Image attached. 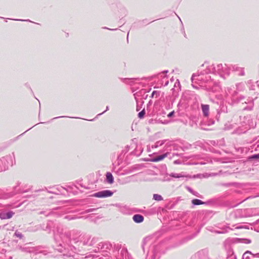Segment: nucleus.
<instances>
[{
	"instance_id": "obj_15",
	"label": "nucleus",
	"mask_w": 259,
	"mask_h": 259,
	"mask_svg": "<svg viewBox=\"0 0 259 259\" xmlns=\"http://www.w3.org/2000/svg\"><path fill=\"white\" fill-rule=\"evenodd\" d=\"M167 154H168V153H166L162 155L156 156L151 159V161L158 162V161H161L162 159H163L165 157H167Z\"/></svg>"
},
{
	"instance_id": "obj_38",
	"label": "nucleus",
	"mask_w": 259,
	"mask_h": 259,
	"mask_svg": "<svg viewBox=\"0 0 259 259\" xmlns=\"http://www.w3.org/2000/svg\"><path fill=\"white\" fill-rule=\"evenodd\" d=\"M188 190L191 193H193V192H194L191 188L189 187L188 188Z\"/></svg>"
},
{
	"instance_id": "obj_22",
	"label": "nucleus",
	"mask_w": 259,
	"mask_h": 259,
	"mask_svg": "<svg viewBox=\"0 0 259 259\" xmlns=\"http://www.w3.org/2000/svg\"><path fill=\"white\" fill-rule=\"evenodd\" d=\"M164 144V141H157L155 144L154 145L152 146V148H157L159 146H160L161 145H162L163 144Z\"/></svg>"
},
{
	"instance_id": "obj_2",
	"label": "nucleus",
	"mask_w": 259,
	"mask_h": 259,
	"mask_svg": "<svg viewBox=\"0 0 259 259\" xmlns=\"http://www.w3.org/2000/svg\"><path fill=\"white\" fill-rule=\"evenodd\" d=\"M205 66L206 69L203 71H201L197 75L196 74H193L191 77V81H192V86L193 88L198 89H199L198 87L195 85L193 83L194 82H196L197 80L200 81L203 80V75L204 74H209V73H213V74H218L220 76H223V73L229 74V68L225 64V66H223L222 64H219L216 65L213 64L209 65L208 63L205 62L202 65V66Z\"/></svg>"
},
{
	"instance_id": "obj_24",
	"label": "nucleus",
	"mask_w": 259,
	"mask_h": 259,
	"mask_svg": "<svg viewBox=\"0 0 259 259\" xmlns=\"http://www.w3.org/2000/svg\"><path fill=\"white\" fill-rule=\"evenodd\" d=\"M160 96V92L157 91H154L151 96V98H153L154 96L158 97Z\"/></svg>"
},
{
	"instance_id": "obj_29",
	"label": "nucleus",
	"mask_w": 259,
	"mask_h": 259,
	"mask_svg": "<svg viewBox=\"0 0 259 259\" xmlns=\"http://www.w3.org/2000/svg\"><path fill=\"white\" fill-rule=\"evenodd\" d=\"M97 208H89V209H86L84 211L85 213H89V212H93L96 210H97Z\"/></svg>"
},
{
	"instance_id": "obj_39",
	"label": "nucleus",
	"mask_w": 259,
	"mask_h": 259,
	"mask_svg": "<svg viewBox=\"0 0 259 259\" xmlns=\"http://www.w3.org/2000/svg\"><path fill=\"white\" fill-rule=\"evenodd\" d=\"M47 228H48L50 230H51V223H50L48 224Z\"/></svg>"
},
{
	"instance_id": "obj_14",
	"label": "nucleus",
	"mask_w": 259,
	"mask_h": 259,
	"mask_svg": "<svg viewBox=\"0 0 259 259\" xmlns=\"http://www.w3.org/2000/svg\"><path fill=\"white\" fill-rule=\"evenodd\" d=\"M251 254L253 257H259V253L253 254L250 251H246L242 255V259H250L249 255Z\"/></svg>"
},
{
	"instance_id": "obj_32",
	"label": "nucleus",
	"mask_w": 259,
	"mask_h": 259,
	"mask_svg": "<svg viewBox=\"0 0 259 259\" xmlns=\"http://www.w3.org/2000/svg\"><path fill=\"white\" fill-rule=\"evenodd\" d=\"M214 121L213 119H209L208 120L206 124H207L208 125H212L214 123Z\"/></svg>"
},
{
	"instance_id": "obj_37",
	"label": "nucleus",
	"mask_w": 259,
	"mask_h": 259,
	"mask_svg": "<svg viewBox=\"0 0 259 259\" xmlns=\"http://www.w3.org/2000/svg\"><path fill=\"white\" fill-rule=\"evenodd\" d=\"M109 110V106H107L105 111H103L102 113H99L98 114V116H100L102 115V114L104 113L106 111Z\"/></svg>"
},
{
	"instance_id": "obj_45",
	"label": "nucleus",
	"mask_w": 259,
	"mask_h": 259,
	"mask_svg": "<svg viewBox=\"0 0 259 259\" xmlns=\"http://www.w3.org/2000/svg\"><path fill=\"white\" fill-rule=\"evenodd\" d=\"M128 35H129V32H128V33H127V40H128Z\"/></svg>"
},
{
	"instance_id": "obj_17",
	"label": "nucleus",
	"mask_w": 259,
	"mask_h": 259,
	"mask_svg": "<svg viewBox=\"0 0 259 259\" xmlns=\"http://www.w3.org/2000/svg\"><path fill=\"white\" fill-rule=\"evenodd\" d=\"M234 216L236 218H242L244 216L242 209H237L233 212Z\"/></svg>"
},
{
	"instance_id": "obj_21",
	"label": "nucleus",
	"mask_w": 259,
	"mask_h": 259,
	"mask_svg": "<svg viewBox=\"0 0 259 259\" xmlns=\"http://www.w3.org/2000/svg\"><path fill=\"white\" fill-rule=\"evenodd\" d=\"M153 199L156 201H161L163 200L162 197L160 195L157 194L153 195Z\"/></svg>"
},
{
	"instance_id": "obj_12",
	"label": "nucleus",
	"mask_w": 259,
	"mask_h": 259,
	"mask_svg": "<svg viewBox=\"0 0 259 259\" xmlns=\"http://www.w3.org/2000/svg\"><path fill=\"white\" fill-rule=\"evenodd\" d=\"M144 217L139 214H136L133 217V221L136 223H141L144 221Z\"/></svg>"
},
{
	"instance_id": "obj_6",
	"label": "nucleus",
	"mask_w": 259,
	"mask_h": 259,
	"mask_svg": "<svg viewBox=\"0 0 259 259\" xmlns=\"http://www.w3.org/2000/svg\"><path fill=\"white\" fill-rule=\"evenodd\" d=\"M113 192L109 190H105L96 192L93 194V196L97 198H106L112 196Z\"/></svg>"
},
{
	"instance_id": "obj_4",
	"label": "nucleus",
	"mask_w": 259,
	"mask_h": 259,
	"mask_svg": "<svg viewBox=\"0 0 259 259\" xmlns=\"http://www.w3.org/2000/svg\"><path fill=\"white\" fill-rule=\"evenodd\" d=\"M14 155H7L0 158V172L5 171L8 168L9 166L13 165Z\"/></svg>"
},
{
	"instance_id": "obj_13",
	"label": "nucleus",
	"mask_w": 259,
	"mask_h": 259,
	"mask_svg": "<svg viewBox=\"0 0 259 259\" xmlns=\"http://www.w3.org/2000/svg\"><path fill=\"white\" fill-rule=\"evenodd\" d=\"M233 71L238 72V75L243 76L245 74L244 68L238 67L237 65H233L232 66Z\"/></svg>"
},
{
	"instance_id": "obj_5",
	"label": "nucleus",
	"mask_w": 259,
	"mask_h": 259,
	"mask_svg": "<svg viewBox=\"0 0 259 259\" xmlns=\"http://www.w3.org/2000/svg\"><path fill=\"white\" fill-rule=\"evenodd\" d=\"M245 100V97L243 96H241L238 97L237 99V102H242V103H245L246 104H248V106L244 107L243 110H251L253 109V101L252 100H250L247 99L246 101Z\"/></svg>"
},
{
	"instance_id": "obj_36",
	"label": "nucleus",
	"mask_w": 259,
	"mask_h": 259,
	"mask_svg": "<svg viewBox=\"0 0 259 259\" xmlns=\"http://www.w3.org/2000/svg\"><path fill=\"white\" fill-rule=\"evenodd\" d=\"M174 113H175V111H172L170 112V113L167 115V117H172V116L174 115Z\"/></svg>"
},
{
	"instance_id": "obj_48",
	"label": "nucleus",
	"mask_w": 259,
	"mask_h": 259,
	"mask_svg": "<svg viewBox=\"0 0 259 259\" xmlns=\"http://www.w3.org/2000/svg\"><path fill=\"white\" fill-rule=\"evenodd\" d=\"M176 85H178L177 82H176L175 83V87H176Z\"/></svg>"
},
{
	"instance_id": "obj_30",
	"label": "nucleus",
	"mask_w": 259,
	"mask_h": 259,
	"mask_svg": "<svg viewBox=\"0 0 259 259\" xmlns=\"http://www.w3.org/2000/svg\"><path fill=\"white\" fill-rule=\"evenodd\" d=\"M242 241V242L245 244H249L251 242V240L249 239H243Z\"/></svg>"
},
{
	"instance_id": "obj_33",
	"label": "nucleus",
	"mask_w": 259,
	"mask_h": 259,
	"mask_svg": "<svg viewBox=\"0 0 259 259\" xmlns=\"http://www.w3.org/2000/svg\"><path fill=\"white\" fill-rule=\"evenodd\" d=\"M192 194L194 195H195L198 197L202 198V196L201 195H200V194L197 192H196V191L193 192Z\"/></svg>"
},
{
	"instance_id": "obj_31",
	"label": "nucleus",
	"mask_w": 259,
	"mask_h": 259,
	"mask_svg": "<svg viewBox=\"0 0 259 259\" xmlns=\"http://www.w3.org/2000/svg\"><path fill=\"white\" fill-rule=\"evenodd\" d=\"M135 99L137 101V111H139L140 110V109H141V107H140L138 105V99H137V96H138L137 94H135Z\"/></svg>"
},
{
	"instance_id": "obj_26",
	"label": "nucleus",
	"mask_w": 259,
	"mask_h": 259,
	"mask_svg": "<svg viewBox=\"0 0 259 259\" xmlns=\"http://www.w3.org/2000/svg\"><path fill=\"white\" fill-rule=\"evenodd\" d=\"M145 114V109H144L143 110H142L141 112H140L138 113V117L139 118H142L144 117V116Z\"/></svg>"
},
{
	"instance_id": "obj_28",
	"label": "nucleus",
	"mask_w": 259,
	"mask_h": 259,
	"mask_svg": "<svg viewBox=\"0 0 259 259\" xmlns=\"http://www.w3.org/2000/svg\"><path fill=\"white\" fill-rule=\"evenodd\" d=\"M15 235L16 236H17V237L19 238L20 239H22L23 237V235H22V234L21 232L17 231H16L15 232Z\"/></svg>"
},
{
	"instance_id": "obj_27",
	"label": "nucleus",
	"mask_w": 259,
	"mask_h": 259,
	"mask_svg": "<svg viewBox=\"0 0 259 259\" xmlns=\"http://www.w3.org/2000/svg\"><path fill=\"white\" fill-rule=\"evenodd\" d=\"M259 158V153L256 154L252 155L249 157L248 159L249 160H252L254 159H258Z\"/></svg>"
},
{
	"instance_id": "obj_35",
	"label": "nucleus",
	"mask_w": 259,
	"mask_h": 259,
	"mask_svg": "<svg viewBox=\"0 0 259 259\" xmlns=\"http://www.w3.org/2000/svg\"><path fill=\"white\" fill-rule=\"evenodd\" d=\"M65 218L68 220H72L75 219L74 218H72V217H70V215H67L65 217Z\"/></svg>"
},
{
	"instance_id": "obj_47",
	"label": "nucleus",
	"mask_w": 259,
	"mask_h": 259,
	"mask_svg": "<svg viewBox=\"0 0 259 259\" xmlns=\"http://www.w3.org/2000/svg\"><path fill=\"white\" fill-rule=\"evenodd\" d=\"M256 224H259V219L256 221Z\"/></svg>"
},
{
	"instance_id": "obj_3",
	"label": "nucleus",
	"mask_w": 259,
	"mask_h": 259,
	"mask_svg": "<svg viewBox=\"0 0 259 259\" xmlns=\"http://www.w3.org/2000/svg\"><path fill=\"white\" fill-rule=\"evenodd\" d=\"M256 123L253 121L250 115L244 116H240V125L236 128L235 133L236 134L245 133L251 128L255 126Z\"/></svg>"
},
{
	"instance_id": "obj_34",
	"label": "nucleus",
	"mask_w": 259,
	"mask_h": 259,
	"mask_svg": "<svg viewBox=\"0 0 259 259\" xmlns=\"http://www.w3.org/2000/svg\"><path fill=\"white\" fill-rule=\"evenodd\" d=\"M233 227H234L235 229H237L243 228V227L242 226H240V225L239 226L237 224L233 225Z\"/></svg>"
},
{
	"instance_id": "obj_11",
	"label": "nucleus",
	"mask_w": 259,
	"mask_h": 259,
	"mask_svg": "<svg viewBox=\"0 0 259 259\" xmlns=\"http://www.w3.org/2000/svg\"><path fill=\"white\" fill-rule=\"evenodd\" d=\"M201 109L203 114L205 117H207L209 115V106L208 105L202 104Z\"/></svg>"
},
{
	"instance_id": "obj_9",
	"label": "nucleus",
	"mask_w": 259,
	"mask_h": 259,
	"mask_svg": "<svg viewBox=\"0 0 259 259\" xmlns=\"http://www.w3.org/2000/svg\"><path fill=\"white\" fill-rule=\"evenodd\" d=\"M87 240L85 239L83 241V245H89L90 246L93 245L95 243H96L97 242V239L96 238H93L91 240V237L89 236H87Z\"/></svg>"
},
{
	"instance_id": "obj_44",
	"label": "nucleus",
	"mask_w": 259,
	"mask_h": 259,
	"mask_svg": "<svg viewBox=\"0 0 259 259\" xmlns=\"http://www.w3.org/2000/svg\"><path fill=\"white\" fill-rule=\"evenodd\" d=\"M237 94V92L236 91H234V94H233V96H234L235 95H236Z\"/></svg>"
},
{
	"instance_id": "obj_40",
	"label": "nucleus",
	"mask_w": 259,
	"mask_h": 259,
	"mask_svg": "<svg viewBox=\"0 0 259 259\" xmlns=\"http://www.w3.org/2000/svg\"><path fill=\"white\" fill-rule=\"evenodd\" d=\"M15 20H17V21H28L27 20H21V19H15Z\"/></svg>"
},
{
	"instance_id": "obj_1",
	"label": "nucleus",
	"mask_w": 259,
	"mask_h": 259,
	"mask_svg": "<svg viewBox=\"0 0 259 259\" xmlns=\"http://www.w3.org/2000/svg\"><path fill=\"white\" fill-rule=\"evenodd\" d=\"M54 238L55 240V249L60 252L63 253V255L71 256L73 253L77 251L76 247L70 245L71 240L74 243H77L79 241V238H71V232H62L57 228L56 232L55 233Z\"/></svg>"
},
{
	"instance_id": "obj_20",
	"label": "nucleus",
	"mask_w": 259,
	"mask_h": 259,
	"mask_svg": "<svg viewBox=\"0 0 259 259\" xmlns=\"http://www.w3.org/2000/svg\"><path fill=\"white\" fill-rule=\"evenodd\" d=\"M244 88V84L242 83H239L236 84V89L239 91H243Z\"/></svg>"
},
{
	"instance_id": "obj_41",
	"label": "nucleus",
	"mask_w": 259,
	"mask_h": 259,
	"mask_svg": "<svg viewBox=\"0 0 259 259\" xmlns=\"http://www.w3.org/2000/svg\"><path fill=\"white\" fill-rule=\"evenodd\" d=\"M64 117L65 116H59V117H55V118H54V119L58 118H62V117Z\"/></svg>"
},
{
	"instance_id": "obj_46",
	"label": "nucleus",
	"mask_w": 259,
	"mask_h": 259,
	"mask_svg": "<svg viewBox=\"0 0 259 259\" xmlns=\"http://www.w3.org/2000/svg\"><path fill=\"white\" fill-rule=\"evenodd\" d=\"M163 72L164 73H167V72H168V70H165Z\"/></svg>"
},
{
	"instance_id": "obj_10",
	"label": "nucleus",
	"mask_w": 259,
	"mask_h": 259,
	"mask_svg": "<svg viewBox=\"0 0 259 259\" xmlns=\"http://www.w3.org/2000/svg\"><path fill=\"white\" fill-rule=\"evenodd\" d=\"M207 255L208 251L206 250H201L197 253V255L200 259H207Z\"/></svg>"
},
{
	"instance_id": "obj_42",
	"label": "nucleus",
	"mask_w": 259,
	"mask_h": 259,
	"mask_svg": "<svg viewBox=\"0 0 259 259\" xmlns=\"http://www.w3.org/2000/svg\"><path fill=\"white\" fill-rule=\"evenodd\" d=\"M177 83H178V85H180V82H179V80H177Z\"/></svg>"
},
{
	"instance_id": "obj_18",
	"label": "nucleus",
	"mask_w": 259,
	"mask_h": 259,
	"mask_svg": "<svg viewBox=\"0 0 259 259\" xmlns=\"http://www.w3.org/2000/svg\"><path fill=\"white\" fill-rule=\"evenodd\" d=\"M169 176L175 178H184L185 177V175L183 174V172L180 173V174H177V173H174L172 172L170 174Z\"/></svg>"
},
{
	"instance_id": "obj_19",
	"label": "nucleus",
	"mask_w": 259,
	"mask_h": 259,
	"mask_svg": "<svg viewBox=\"0 0 259 259\" xmlns=\"http://www.w3.org/2000/svg\"><path fill=\"white\" fill-rule=\"evenodd\" d=\"M192 203L194 205H198L205 204V202L197 199H194L192 200Z\"/></svg>"
},
{
	"instance_id": "obj_8",
	"label": "nucleus",
	"mask_w": 259,
	"mask_h": 259,
	"mask_svg": "<svg viewBox=\"0 0 259 259\" xmlns=\"http://www.w3.org/2000/svg\"><path fill=\"white\" fill-rule=\"evenodd\" d=\"M154 239L151 237H146L143 240V249L145 250V248L149 246L153 242Z\"/></svg>"
},
{
	"instance_id": "obj_7",
	"label": "nucleus",
	"mask_w": 259,
	"mask_h": 259,
	"mask_svg": "<svg viewBox=\"0 0 259 259\" xmlns=\"http://www.w3.org/2000/svg\"><path fill=\"white\" fill-rule=\"evenodd\" d=\"M14 214V212L12 211H2L0 212V218L2 220L9 219L11 218Z\"/></svg>"
},
{
	"instance_id": "obj_25",
	"label": "nucleus",
	"mask_w": 259,
	"mask_h": 259,
	"mask_svg": "<svg viewBox=\"0 0 259 259\" xmlns=\"http://www.w3.org/2000/svg\"><path fill=\"white\" fill-rule=\"evenodd\" d=\"M21 249L23 251L31 252L33 251V250L29 247H21Z\"/></svg>"
},
{
	"instance_id": "obj_43",
	"label": "nucleus",
	"mask_w": 259,
	"mask_h": 259,
	"mask_svg": "<svg viewBox=\"0 0 259 259\" xmlns=\"http://www.w3.org/2000/svg\"><path fill=\"white\" fill-rule=\"evenodd\" d=\"M145 93V90L141 91L140 92V93Z\"/></svg>"
},
{
	"instance_id": "obj_23",
	"label": "nucleus",
	"mask_w": 259,
	"mask_h": 259,
	"mask_svg": "<svg viewBox=\"0 0 259 259\" xmlns=\"http://www.w3.org/2000/svg\"><path fill=\"white\" fill-rule=\"evenodd\" d=\"M225 230L223 231H217L216 232L219 234H223L225 233L228 232V230H233L232 228H231L229 226H226L225 228Z\"/></svg>"
},
{
	"instance_id": "obj_49",
	"label": "nucleus",
	"mask_w": 259,
	"mask_h": 259,
	"mask_svg": "<svg viewBox=\"0 0 259 259\" xmlns=\"http://www.w3.org/2000/svg\"><path fill=\"white\" fill-rule=\"evenodd\" d=\"M107 246H111V245L110 244H109V245L107 244Z\"/></svg>"
},
{
	"instance_id": "obj_16",
	"label": "nucleus",
	"mask_w": 259,
	"mask_h": 259,
	"mask_svg": "<svg viewBox=\"0 0 259 259\" xmlns=\"http://www.w3.org/2000/svg\"><path fill=\"white\" fill-rule=\"evenodd\" d=\"M106 180L109 184H113L114 182V178L112 174L110 172H107L106 174Z\"/></svg>"
}]
</instances>
